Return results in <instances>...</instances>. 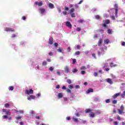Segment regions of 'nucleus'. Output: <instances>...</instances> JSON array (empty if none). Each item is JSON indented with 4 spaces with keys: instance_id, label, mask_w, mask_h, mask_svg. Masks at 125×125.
<instances>
[{
    "instance_id": "nucleus-1",
    "label": "nucleus",
    "mask_w": 125,
    "mask_h": 125,
    "mask_svg": "<svg viewBox=\"0 0 125 125\" xmlns=\"http://www.w3.org/2000/svg\"><path fill=\"white\" fill-rule=\"evenodd\" d=\"M92 111H93V110L90 108H88V109H85V112L86 113V114H88V113H90L89 117H90V118H94V113L92 112Z\"/></svg>"
},
{
    "instance_id": "nucleus-2",
    "label": "nucleus",
    "mask_w": 125,
    "mask_h": 125,
    "mask_svg": "<svg viewBox=\"0 0 125 125\" xmlns=\"http://www.w3.org/2000/svg\"><path fill=\"white\" fill-rule=\"evenodd\" d=\"M25 93H26V94H28V95L33 94V93H34V90H33L32 89H30L29 91V90H26Z\"/></svg>"
},
{
    "instance_id": "nucleus-3",
    "label": "nucleus",
    "mask_w": 125,
    "mask_h": 125,
    "mask_svg": "<svg viewBox=\"0 0 125 125\" xmlns=\"http://www.w3.org/2000/svg\"><path fill=\"white\" fill-rule=\"evenodd\" d=\"M114 7L115 8V15H117L119 10V5L118 4H115Z\"/></svg>"
},
{
    "instance_id": "nucleus-4",
    "label": "nucleus",
    "mask_w": 125,
    "mask_h": 125,
    "mask_svg": "<svg viewBox=\"0 0 125 125\" xmlns=\"http://www.w3.org/2000/svg\"><path fill=\"white\" fill-rule=\"evenodd\" d=\"M5 31L6 32H15V30H14V29L13 28H8V27H6L5 28Z\"/></svg>"
},
{
    "instance_id": "nucleus-5",
    "label": "nucleus",
    "mask_w": 125,
    "mask_h": 125,
    "mask_svg": "<svg viewBox=\"0 0 125 125\" xmlns=\"http://www.w3.org/2000/svg\"><path fill=\"white\" fill-rule=\"evenodd\" d=\"M107 83H109L110 84H113V80L110 79V78H107L106 80Z\"/></svg>"
},
{
    "instance_id": "nucleus-6",
    "label": "nucleus",
    "mask_w": 125,
    "mask_h": 125,
    "mask_svg": "<svg viewBox=\"0 0 125 125\" xmlns=\"http://www.w3.org/2000/svg\"><path fill=\"white\" fill-rule=\"evenodd\" d=\"M66 27H68V28H70V29H72V24H71V22H70V21H67L66 22Z\"/></svg>"
},
{
    "instance_id": "nucleus-7",
    "label": "nucleus",
    "mask_w": 125,
    "mask_h": 125,
    "mask_svg": "<svg viewBox=\"0 0 125 125\" xmlns=\"http://www.w3.org/2000/svg\"><path fill=\"white\" fill-rule=\"evenodd\" d=\"M120 95H121V92L114 94L113 96H112V98H114V99H116V98H117V97H118V96H120Z\"/></svg>"
},
{
    "instance_id": "nucleus-8",
    "label": "nucleus",
    "mask_w": 125,
    "mask_h": 125,
    "mask_svg": "<svg viewBox=\"0 0 125 125\" xmlns=\"http://www.w3.org/2000/svg\"><path fill=\"white\" fill-rule=\"evenodd\" d=\"M28 100H31V99H36V96L31 95L27 97Z\"/></svg>"
},
{
    "instance_id": "nucleus-9",
    "label": "nucleus",
    "mask_w": 125,
    "mask_h": 125,
    "mask_svg": "<svg viewBox=\"0 0 125 125\" xmlns=\"http://www.w3.org/2000/svg\"><path fill=\"white\" fill-rule=\"evenodd\" d=\"M39 11L41 14H43L45 12V9L43 8H39Z\"/></svg>"
},
{
    "instance_id": "nucleus-10",
    "label": "nucleus",
    "mask_w": 125,
    "mask_h": 125,
    "mask_svg": "<svg viewBox=\"0 0 125 125\" xmlns=\"http://www.w3.org/2000/svg\"><path fill=\"white\" fill-rule=\"evenodd\" d=\"M35 4L38 5V6H42V2L40 1L39 2V1H36Z\"/></svg>"
},
{
    "instance_id": "nucleus-11",
    "label": "nucleus",
    "mask_w": 125,
    "mask_h": 125,
    "mask_svg": "<svg viewBox=\"0 0 125 125\" xmlns=\"http://www.w3.org/2000/svg\"><path fill=\"white\" fill-rule=\"evenodd\" d=\"M99 55H101V54H104V50L103 49H100L98 52Z\"/></svg>"
},
{
    "instance_id": "nucleus-12",
    "label": "nucleus",
    "mask_w": 125,
    "mask_h": 125,
    "mask_svg": "<svg viewBox=\"0 0 125 125\" xmlns=\"http://www.w3.org/2000/svg\"><path fill=\"white\" fill-rule=\"evenodd\" d=\"M48 43L50 44V45H51V44H53V38L49 39Z\"/></svg>"
},
{
    "instance_id": "nucleus-13",
    "label": "nucleus",
    "mask_w": 125,
    "mask_h": 125,
    "mask_svg": "<svg viewBox=\"0 0 125 125\" xmlns=\"http://www.w3.org/2000/svg\"><path fill=\"white\" fill-rule=\"evenodd\" d=\"M118 114H119V115H123V114H125L124 110H122V109H118Z\"/></svg>"
},
{
    "instance_id": "nucleus-14",
    "label": "nucleus",
    "mask_w": 125,
    "mask_h": 125,
    "mask_svg": "<svg viewBox=\"0 0 125 125\" xmlns=\"http://www.w3.org/2000/svg\"><path fill=\"white\" fill-rule=\"evenodd\" d=\"M90 92H93V89L90 88L86 91L87 94L90 93Z\"/></svg>"
},
{
    "instance_id": "nucleus-15",
    "label": "nucleus",
    "mask_w": 125,
    "mask_h": 125,
    "mask_svg": "<svg viewBox=\"0 0 125 125\" xmlns=\"http://www.w3.org/2000/svg\"><path fill=\"white\" fill-rule=\"evenodd\" d=\"M48 6H49V8H50L51 9L54 8V5H53V4H52L51 3H49Z\"/></svg>"
},
{
    "instance_id": "nucleus-16",
    "label": "nucleus",
    "mask_w": 125,
    "mask_h": 125,
    "mask_svg": "<svg viewBox=\"0 0 125 125\" xmlns=\"http://www.w3.org/2000/svg\"><path fill=\"white\" fill-rule=\"evenodd\" d=\"M58 98H62V97H63V94H62V93H59L58 95Z\"/></svg>"
},
{
    "instance_id": "nucleus-17",
    "label": "nucleus",
    "mask_w": 125,
    "mask_h": 125,
    "mask_svg": "<svg viewBox=\"0 0 125 125\" xmlns=\"http://www.w3.org/2000/svg\"><path fill=\"white\" fill-rule=\"evenodd\" d=\"M64 71H65V73H69V67L66 66L64 68Z\"/></svg>"
},
{
    "instance_id": "nucleus-18",
    "label": "nucleus",
    "mask_w": 125,
    "mask_h": 125,
    "mask_svg": "<svg viewBox=\"0 0 125 125\" xmlns=\"http://www.w3.org/2000/svg\"><path fill=\"white\" fill-rule=\"evenodd\" d=\"M95 17L97 20H100V19H101V17L98 15H96Z\"/></svg>"
},
{
    "instance_id": "nucleus-19",
    "label": "nucleus",
    "mask_w": 125,
    "mask_h": 125,
    "mask_svg": "<svg viewBox=\"0 0 125 125\" xmlns=\"http://www.w3.org/2000/svg\"><path fill=\"white\" fill-rule=\"evenodd\" d=\"M72 120H73L74 122H75V123H78V122H79V119L75 117H73Z\"/></svg>"
},
{
    "instance_id": "nucleus-20",
    "label": "nucleus",
    "mask_w": 125,
    "mask_h": 125,
    "mask_svg": "<svg viewBox=\"0 0 125 125\" xmlns=\"http://www.w3.org/2000/svg\"><path fill=\"white\" fill-rule=\"evenodd\" d=\"M104 23L107 25L108 24H110L111 23V21L109 20H106L104 21Z\"/></svg>"
},
{
    "instance_id": "nucleus-21",
    "label": "nucleus",
    "mask_w": 125,
    "mask_h": 125,
    "mask_svg": "<svg viewBox=\"0 0 125 125\" xmlns=\"http://www.w3.org/2000/svg\"><path fill=\"white\" fill-rule=\"evenodd\" d=\"M102 39H100L98 42L99 46H101V44H102Z\"/></svg>"
},
{
    "instance_id": "nucleus-22",
    "label": "nucleus",
    "mask_w": 125,
    "mask_h": 125,
    "mask_svg": "<svg viewBox=\"0 0 125 125\" xmlns=\"http://www.w3.org/2000/svg\"><path fill=\"white\" fill-rule=\"evenodd\" d=\"M95 114H96V115H100V114H101V111H100V110H96L95 111Z\"/></svg>"
},
{
    "instance_id": "nucleus-23",
    "label": "nucleus",
    "mask_w": 125,
    "mask_h": 125,
    "mask_svg": "<svg viewBox=\"0 0 125 125\" xmlns=\"http://www.w3.org/2000/svg\"><path fill=\"white\" fill-rule=\"evenodd\" d=\"M4 107H5V108H8L10 107V104L8 103H6L4 104Z\"/></svg>"
},
{
    "instance_id": "nucleus-24",
    "label": "nucleus",
    "mask_w": 125,
    "mask_h": 125,
    "mask_svg": "<svg viewBox=\"0 0 125 125\" xmlns=\"http://www.w3.org/2000/svg\"><path fill=\"white\" fill-rule=\"evenodd\" d=\"M121 97H122V98H125V91H123V93L122 94H120Z\"/></svg>"
},
{
    "instance_id": "nucleus-25",
    "label": "nucleus",
    "mask_w": 125,
    "mask_h": 125,
    "mask_svg": "<svg viewBox=\"0 0 125 125\" xmlns=\"http://www.w3.org/2000/svg\"><path fill=\"white\" fill-rule=\"evenodd\" d=\"M120 110H122V111H124L125 107L124 106L123 104H122L120 107Z\"/></svg>"
},
{
    "instance_id": "nucleus-26",
    "label": "nucleus",
    "mask_w": 125,
    "mask_h": 125,
    "mask_svg": "<svg viewBox=\"0 0 125 125\" xmlns=\"http://www.w3.org/2000/svg\"><path fill=\"white\" fill-rule=\"evenodd\" d=\"M68 88H70V89H72V88H74V85L72 84L68 85Z\"/></svg>"
},
{
    "instance_id": "nucleus-27",
    "label": "nucleus",
    "mask_w": 125,
    "mask_h": 125,
    "mask_svg": "<svg viewBox=\"0 0 125 125\" xmlns=\"http://www.w3.org/2000/svg\"><path fill=\"white\" fill-rule=\"evenodd\" d=\"M67 83H69V84H71L72 83V80L71 79H68L67 80Z\"/></svg>"
},
{
    "instance_id": "nucleus-28",
    "label": "nucleus",
    "mask_w": 125,
    "mask_h": 125,
    "mask_svg": "<svg viewBox=\"0 0 125 125\" xmlns=\"http://www.w3.org/2000/svg\"><path fill=\"white\" fill-rule=\"evenodd\" d=\"M66 92H67V93H71L72 91H71L70 89H69V88H66Z\"/></svg>"
},
{
    "instance_id": "nucleus-29",
    "label": "nucleus",
    "mask_w": 125,
    "mask_h": 125,
    "mask_svg": "<svg viewBox=\"0 0 125 125\" xmlns=\"http://www.w3.org/2000/svg\"><path fill=\"white\" fill-rule=\"evenodd\" d=\"M42 65L43 66H46L47 65V62H46L44 61L42 62Z\"/></svg>"
},
{
    "instance_id": "nucleus-30",
    "label": "nucleus",
    "mask_w": 125,
    "mask_h": 125,
    "mask_svg": "<svg viewBox=\"0 0 125 125\" xmlns=\"http://www.w3.org/2000/svg\"><path fill=\"white\" fill-rule=\"evenodd\" d=\"M81 70H86V67L85 66H83L81 67Z\"/></svg>"
},
{
    "instance_id": "nucleus-31",
    "label": "nucleus",
    "mask_w": 125,
    "mask_h": 125,
    "mask_svg": "<svg viewBox=\"0 0 125 125\" xmlns=\"http://www.w3.org/2000/svg\"><path fill=\"white\" fill-rule=\"evenodd\" d=\"M107 33L111 35V34H112V30L110 29H108L107 30Z\"/></svg>"
},
{
    "instance_id": "nucleus-32",
    "label": "nucleus",
    "mask_w": 125,
    "mask_h": 125,
    "mask_svg": "<svg viewBox=\"0 0 125 125\" xmlns=\"http://www.w3.org/2000/svg\"><path fill=\"white\" fill-rule=\"evenodd\" d=\"M116 64H114V63L113 62H111L110 63V67H116Z\"/></svg>"
},
{
    "instance_id": "nucleus-33",
    "label": "nucleus",
    "mask_w": 125,
    "mask_h": 125,
    "mask_svg": "<svg viewBox=\"0 0 125 125\" xmlns=\"http://www.w3.org/2000/svg\"><path fill=\"white\" fill-rule=\"evenodd\" d=\"M104 43L108 44V43H109V40L106 39V40H104Z\"/></svg>"
},
{
    "instance_id": "nucleus-34",
    "label": "nucleus",
    "mask_w": 125,
    "mask_h": 125,
    "mask_svg": "<svg viewBox=\"0 0 125 125\" xmlns=\"http://www.w3.org/2000/svg\"><path fill=\"white\" fill-rule=\"evenodd\" d=\"M80 54H81V52H80L79 51L76 52L75 53V55H80Z\"/></svg>"
},
{
    "instance_id": "nucleus-35",
    "label": "nucleus",
    "mask_w": 125,
    "mask_h": 125,
    "mask_svg": "<svg viewBox=\"0 0 125 125\" xmlns=\"http://www.w3.org/2000/svg\"><path fill=\"white\" fill-rule=\"evenodd\" d=\"M72 64H76V62H77V60L75 59H73L72 60Z\"/></svg>"
},
{
    "instance_id": "nucleus-36",
    "label": "nucleus",
    "mask_w": 125,
    "mask_h": 125,
    "mask_svg": "<svg viewBox=\"0 0 125 125\" xmlns=\"http://www.w3.org/2000/svg\"><path fill=\"white\" fill-rule=\"evenodd\" d=\"M13 89H14V87H13V86H11L9 87V90H13Z\"/></svg>"
},
{
    "instance_id": "nucleus-37",
    "label": "nucleus",
    "mask_w": 125,
    "mask_h": 125,
    "mask_svg": "<svg viewBox=\"0 0 125 125\" xmlns=\"http://www.w3.org/2000/svg\"><path fill=\"white\" fill-rule=\"evenodd\" d=\"M73 73H76V72H78V69L74 68L73 71H72Z\"/></svg>"
},
{
    "instance_id": "nucleus-38",
    "label": "nucleus",
    "mask_w": 125,
    "mask_h": 125,
    "mask_svg": "<svg viewBox=\"0 0 125 125\" xmlns=\"http://www.w3.org/2000/svg\"><path fill=\"white\" fill-rule=\"evenodd\" d=\"M49 71H51V72H52V71H53V70H54V68L52 67H50L49 68Z\"/></svg>"
},
{
    "instance_id": "nucleus-39",
    "label": "nucleus",
    "mask_w": 125,
    "mask_h": 125,
    "mask_svg": "<svg viewBox=\"0 0 125 125\" xmlns=\"http://www.w3.org/2000/svg\"><path fill=\"white\" fill-rule=\"evenodd\" d=\"M6 115H8V116H10V112L9 111H6Z\"/></svg>"
},
{
    "instance_id": "nucleus-40",
    "label": "nucleus",
    "mask_w": 125,
    "mask_h": 125,
    "mask_svg": "<svg viewBox=\"0 0 125 125\" xmlns=\"http://www.w3.org/2000/svg\"><path fill=\"white\" fill-rule=\"evenodd\" d=\"M117 100H114L112 101L113 104H117Z\"/></svg>"
},
{
    "instance_id": "nucleus-41",
    "label": "nucleus",
    "mask_w": 125,
    "mask_h": 125,
    "mask_svg": "<svg viewBox=\"0 0 125 125\" xmlns=\"http://www.w3.org/2000/svg\"><path fill=\"white\" fill-rule=\"evenodd\" d=\"M78 22H79V23H83V20H82V19L79 20L78 21Z\"/></svg>"
},
{
    "instance_id": "nucleus-42",
    "label": "nucleus",
    "mask_w": 125,
    "mask_h": 125,
    "mask_svg": "<svg viewBox=\"0 0 125 125\" xmlns=\"http://www.w3.org/2000/svg\"><path fill=\"white\" fill-rule=\"evenodd\" d=\"M75 88H76V89H78L80 88V86L79 85H75Z\"/></svg>"
},
{
    "instance_id": "nucleus-43",
    "label": "nucleus",
    "mask_w": 125,
    "mask_h": 125,
    "mask_svg": "<svg viewBox=\"0 0 125 125\" xmlns=\"http://www.w3.org/2000/svg\"><path fill=\"white\" fill-rule=\"evenodd\" d=\"M16 35L15 34H12V35L11 37V38L12 39H13V38H16Z\"/></svg>"
},
{
    "instance_id": "nucleus-44",
    "label": "nucleus",
    "mask_w": 125,
    "mask_h": 125,
    "mask_svg": "<svg viewBox=\"0 0 125 125\" xmlns=\"http://www.w3.org/2000/svg\"><path fill=\"white\" fill-rule=\"evenodd\" d=\"M110 99H108L105 101V103H110Z\"/></svg>"
},
{
    "instance_id": "nucleus-45",
    "label": "nucleus",
    "mask_w": 125,
    "mask_h": 125,
    "mask_svg": "<svg viewBox=\"0 0 125 125\" xmlns=\"http://www.w3.org/2000/svg\"><path fill=\"white\" fill-rule=\"evenodd\" d=\"M64 10L65 11H68V10H69V8L68 7H64Z\"/></svg>"
},
{
    "instance_id": "nucleus-46",
    "label": "nucleus",
    "mask_w": 125,
    "mask_h": 125,
    "mask_svg": "<svg viewBox=\"0 0 125 125\" xmlns=\"http://www.w3.org/2000/svg\"><path fill=\"white\" fill-rule=\"evenodd\" d=\"M74 11H75V9H74V8H72V9H70V13H72V12H74Z\"/></svg>"
},
{
    "instance_id": "nucleus-47",
    "label": "nucleus",
    "mask_w": 125,
    "mask_h": 125,
    "mask_svg": "<svg viewBox=\"0 0 125 125\" xmlns=\"http://www.w3.org/2000/svg\"><path fill=\"white\" fill-rule=\"evenodd\" d=\"M114 125H119V122H118L117 121H114Z\"/></svg>"
},
{
    "instance_id": "nucleus-48",
    "label": "nucleus",
    "mask_w": 125,
    "mask_h": 125,
    "mask_svg": "<svg viewBox=\"0 0 125 125\" xmlns=\"http://www.w3.org/2000/svg\"><path fill=\"white\" fill-rule=\"evenodd\" d=\"M71 17H76V14H75L74 13H72L71 14Z\"/></svg>"
},
{
    "instance_id": "nucleus-49",
    "label": "nucleus",
    "mask_w": 125,
    "mask_h": 125,
    "mask_svg": "<svg viewBox=\"0 0 125 125\" xmlns=\"http://www.w3.org/2000/svg\"><path fill=\"white\" fill-rule=\"evenodd\" d=\"M16 120H20V119H22V117L21 116H19V117H16Z\"/></svg>"
},
{
    "instance_id": "nucleus-50",
    "label": "nucleus",
    "mask_w": 125,
    "mask_h": 125,
    "mask_svg": "<svg viewBox=\"0 0 125 125\" xmlns=\"http://www.w3.org/2000/svg\"><path fill=\"white\" fill-rule=\"evenodd\" d=\"M117 120H118V121H121V117H120V116L118 115L117 117Z\"/></svg>"
},
{
    "instance_id": "nucleus-51",
    "label": "nucleus",
    "mask_w": 125,
    "mask_h": 125,
    "mask_svg": "<svg viewBox=\"0 0 125 125\" xmlns=\"http://www.w3.org/2000/svg\"><path fill=\"white\" fill-rule=\"evenodd\" d=\"M35 118L37 119V120H40V119H41V117L40 116H36Z\"/></svg>"
},
{
    "instance_id": "nucleus-52",
    "label": "nucleus",
    "mask_w": 125,
    "mask_h": 125,
    "mask_svg": "<svg viewBox=\"0 0 125 125\" xmlns=\"http://www.w3.org/2000/svg\"><path fill=\"white\" fill-rule=\"evenodd\" d=\"M66 120H67V121H70V120H71V117H67L66 118Z\"/></svg>"
},
{
    "instance_id": "nucleus-53",
    "label": "nucleus",
    "mask_w": 125,
    "mask_h": 125,
    "mask_svg": "<svg viewBox=\"0 0 125 125\" xmlns=\"http://www.w3.org/2000/svg\"><path fill=\"white\" fill-rule=\"evenodd\" d=\"M76 31H77L78 32H80V31H81V28L80 27H78L76 29Z\"/></svg>"
},
{
    "instance_id": "nucleus-54",
    "label": "nucleus",
    "mask_w": 125,
    "mask_h": 125,
    "mask_svg": "<svg viewBox=\"0 0 125 125\" xmlns=\"http://www.w3.org/2000/svg\"><path fill=\"white\" fill-rule=\"evenodd\" d=\"M104 66H103V68H105V67H107L108 66V63H104Z\"/></svg>"
},
{
    "instance_id": "nucleus-55",
    "label": "nucleus",
    "mask_w": 125,
    "mask_h": 125,
    "mask_svg": "<svg viewBox=\"0 0 125 125\" xmlns=\"http://www.w3.org/2000/svg\"><path fill=\"white\" fill-rule=\"evenodd\" d=\"M107 24H106L105 22L104 23V24H103V27H107Z\"/></svg>"
},
{
    "instance_id": "nucleus-56",
    "label": "nucleus",
    "mask_w": 125,
    "mask_h": 125,
    "mask_svg": "<svg viewBox=\"0 0 125 125\" xmlns=\"http://www.w3.org/2000/svg\"><path fill=\"white\" fill-rule=\"evenodd\" d=\"M62 89H66V90L67 88H66V86H65V85L62 86Z\"/></svg>"
},
{
    "instance_id": "nucleus-57",
    "label": "nucleus",
    "mask_w": 125,
    "mask_h": 125,
    "mask_svg": "<svg viewBox=\"0 0 125 125\" xmlns=\"http://www.w3.org/2000/svg\"><path fill=\"white\" fill-rule=\"evenodd\" d=\"M49 55L50 56H52V55H53V53H52V52H49Z\"/></svg>"
},
{
    "instance_id": "nucleus-58",
    "label": "nucleus",
    "mask_w": 125,
    "mask_h": 125,
    "mask_svg": "<svg viewBox=\"0 0 125 125\" xmlns=\"http://www.w3.org/2000/svg\"><path fill=\"white\" fill-rule=\"evenodd\" d=\"M54 46L56 47H57V46H58V43L57 42H55L54 43Z\"/></svg>"
},
{
    "instance_id": "nucleus-59",
    "label": "nucleus",
    "mask_w": 125,
    "mask_h": 125,
    "mask_svg": "<svg viewBox=\"0 0 125 125\" xmlns=\"http://www.w3.org/2000/svg\"><path fill=\"white\" fill-rule=\"evenodd\" d=\"M62 50H62V49L61 48H59L58 49V51H59V52H62Z\"/></svg>"
},
{
    "instance_id": "nucleus-60",
    "label": "nucleus",
    "mask_w": 125,
    "mask_h": 125,
    "mask_svg": "<svg viewBox=\"0 0 125 125\" xmlns=\"http://www.w3.org/2000/svg\"><path fill=\"white\" fill-rule=\"evenodd\" d=\"M76 117H80L81 115H80V114H79V113H76L75 114Z\"/></svg>"
},
{
    "instance_id": "nucleus-61",
    "label": "nucleus",
    "mask_w": 125,
    "mask_h": 125,
    "mask_svg": "<svg viewBox=\"0 0 125 125\" xmlns=\"http://www.w3.org/2000/svg\"><path fill=\"white\" fill-rule=\"evenodd\" d=\"M62 13H63V15H67V12H66V11H63Z\"/></svg>"
},
{
    "instance_id": "nucleus-62",
    "label": "nucleus",
    "mask_w": 125,
    "mask_h": 125,
    "mask_svg": "<svg viewBox=\"0 0 125 125\" xmlns=\"http://www.w3.org/2000/svg\"><path fill=\"white\" fill-rule=\"evenodd\" d=\"M81 74L82 75H84V74H85V71H81Z\"/></svg>"
},
{
    "instance_id": "nucleus-63",
    "label": "nucleus",
    "mask_w": 125,
    "mask_h": 125,
    "mask_svg": "<svg viewBox=\"0 0 125 125\" xmlns=\"http://www.w3.org/2000/svg\"><path fill=\"white\" fill-rule=\"evenodd\" d=\"M2 117H3V119H7L8 118L7 116L6 115L3 116Z\"/></svg>"
},
{
    "instance_id": "nucleus-64",
    "label": "nucleus",
    "mask_w": 125,
    "mask_h": 125,
    "mask_svg": "<svg viewBox=\"0 0 125 125\" xmlns=\"http://www.w3.org/2000/svg\"><path fill=\"white\" fill-rule=\"evenodd\" d=\"M122 45H123V46H125V42H122Z\"/></svg>"
}]
</instances>
